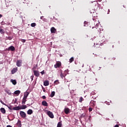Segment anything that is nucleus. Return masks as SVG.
Segmentation results:
<instances>
[{
    "mask_svg": "<svg viewBox=\"0 0 127 127\" xmlns=\"http://www.w3.org/2000/svg\"><path fill=\"white\" fill-rule=\"evenodd\" d=\"M47 115H48V116L51 118V119H54V116L52 113V112H51L50 111H48V112H47Z\"/></svg>",
    "mask_w": 127,
    "mask_h": 127,
    "instance_id": "obj_1",
    "label": "nucleus"
},
{
    "mask_svg": "<svg viewBox=\"0 0 127 127\" xmlns=\"http://www.w3.org/2000/svg\"><path fill=\"white\" fill-rule=\"evenodd\" d=\"M20 116L23 119H25L26 118V114H25V112H23L22 111H20Z\"/></svg>",
    "mask_w": 127,
    "mask_h": 127,
    "instance_id": "obj_2",
    "label": "nucleus"
},
{
    "mask_svg": "<svg viewBox=\"0 0 127 127\" xmlns=\"http://www.w3.org/2000/svg\"><path fill=\"white\" fill-rule=\"evenodd\" d=\"M62 66V63L61 62H57L56 64H55L54 67L55 68H59Z\"/></svg>",
    "mask_w": 127,
    "mask_h": 127,
    "instance_id": "obj_3",
    "label": "nucleus"
},
{
    "mask_svg": "<svg viewBox=\"0 0 127 127\" xmlns=\"http://www.w3.org/2000/svg\"><path fill=\"white\" fill-rule=\"evenodd\" d=\"M33 72H34V75H35L36 77H39L40 75L39 71H38L37 70H34Z\"/></svg>",
    "mask_w": 127,
    "mask_h": 127,
    "instance_id": "obj_4",
    "label": "nucleus"
},
{
    "mask_svg": "<svg viewBox=\"0 0 127 127\" xmlns=\"http://www.w3.org/2000/svg\"><path fill=\"white\" fill-rule=\"evenodd\" d=\"M7 51H14L15 50V48L14 47L11 46L7 49Z\"/></svg>",
    "mask_w": 127,
    "mask_h": 127,
    "instance_id": "obj_5",
    "label": "nucleus"
},
{
    "mask_svg": "<svg viewBox=\"0 0 127 127\" xmlns=\"http://www.w3.org/2000/svg\"><path fill=\"white\" fill-rule=\"evenodd\" d=\"M64 112L66 115H68L69 113L70 110L69 108H65L64 109Z\"/></svg>",
    "mask_w": 127,
    "mask_h": 127,
    "instance_id": "obj_6",
    "label": "nucleus"
},
{
    "mask_svg": "<svg viewBox=\"0 0 127 127\" xmlns=\"http://www.w3.org/2000/svg\"><path fill=\"white\" fill-rule=\"evenodd\" d=\"M22 60L17 61V66H18V67H20V66L22 65Z\"/></svg>",
    "mask_w": 127,
    "mask_h": 127,
    "instance_id": "obj_7",
    "label": "nucleus"
},
{
    "mask_svg": "<svg viewBox=\"0 0 127 127\" xmlns=\"http://www.w3.org/2000/svg\"><path fill=\"white\" fill-rule=\"evenodd\" d=\"M56 29H55V28H54V27H52L51 28V32H52V33H55V32H56Z\"/></svg>",
    "mask_w": 127,
    "mask_h": 127,
    "instance_id": "obj_8",
    "label": "nucleus"
},
{
    "mask_svg": "<svg viewBox=\"0 0 127 127\" xmlns=\"http://www.w3.org/2000/svg\"><path fill=\"white\" fill-rule=\"evenodd\" d=\"M26 102V99L25 97V94L24 93L23 98L22 99V104H25Z\"/></svg>",
    "mask_w": 127,
    "mask_h": 127,
    "instance_id": "obj_9",
    "label": "nucleus"
},
{
    "mask_svg": "<svg viewBox=\"0 0 127 127\" xmlns=\"http://www.w3.org/2000/svg\"><path fill=\"white\" fill-rule=\"evenodd\" d=\"M42 105H43V106H45V107H48V103H47V101H42Z\"/></svg>",
    "mask_w": 127,
    "mask_h": 127,
    "instance_id": "obj_10",
    "label": "nucleus"
},
{
    "mask_svg": "<svg viewBox=\"0 0 127 127\" xmlns=\"http://www.w3.org/2000/svg\"><path fill=\"white\" fill-rule=\"evenodd\" d=\"M17 126L18 127H21L22 124H21V121L20 120H18V122L17 123Z\"/></svg>",
    "mask_w": 127,
    "mask_h": 127,
    "instance_id": "obj_11",
    "label": "nucleus"
},
{
    "mask_svg": "<svg viewBox=\"0 0 127 127\" xmlns=\"http://www.w3.org/2000/svg\"><path fill=\"white\" fill-rule=\"evenodd\" d=\"M8 108L9 110H13L14 111H16V107H12L11 106H9L8 107Z\"/></svg>",
    "mask_w": 127,
    "mask_h": 127,
    "instance_id": "obj_12",
    "label": "nucleus"
},
{
    "mask_svg": "<svg viewBox=\"0 0 127 127\" xmlns=\"http://www.w3.org/2000/svg\"><path fill=\"white\" fill-rule=\"evenodd\" d=\"M0 111L3 114H5V109L4 108H1Z\"/></svg>",
    "mask_w": 127,
    "mask_h": 127,
    "instance_id": "obj_13",
    "label": "nucleus"
},
{
    "mask_svg": "<svg viewBox=\"0 0 127 127\" xmlns=\"http://www.w3.org/2000/svg\"><path fill=\"white\" fill-rule=\"evenodd\" d=\"M50 84V82L49 81H45V82H44V85H45V86H47V85H49Z\"/></svg>",
    "mask_w": 127,
    "mask_h": 127,
    "instance_id": "obj_14",
    "label": "nucleus"
},
{
    "mask_svg": "<svg viewBox=\"0 0 127 127\" xmlns=\"http://www.w3.org/2000/svg\"><path fill=\"white\" fill-rule=\"evenodd\" d=\"M33 112L32 110L29 109L27 111V114L28 115H32L33 114Z\"/></svg>",
    "mask_w": 127,
    "mask_h": 127,
    "instance_id": "obj_15",
    "label": "nucleus"
},
{
    "mask_svg": "<svg viewBox=\"0 0 127 127\" xmlns=\"http://www.w3.org/2000/svg\"><path fill=\"white\" fill-rule=\"evenodd\" d=\"M29 94V92H28V91H26V92H25V97L26 101H27V98Z\"/></svg>",
    "mask_w": 127,
    "mask_h": 127,
    "instance_id": "obj_16",
    "label": "nucleus"
},
{
    "mask_svg": "<svg viewBox=\"0 0 127 127\" xmlns=\"http://www.w3.org/2000/svg\"><path fill=\"white\" fill-rule=\"evenodd\" d=\"M10 82L12 83L13 85H16V80L11 79Z\"/></svg>",
    "mask_w": 127,
    "mask_h": 127,
    "instance_id": "obj_17",
    "label": "nucleus"
},
{
    "mask_svg": "<svg viewBox=\"0 0 127 127\" xmlns=\"http://www.w3.org/2000/svg\"><path fill=\"white\" fill-rule=\"evenodd\" d=\"M11 74H14L16 72V68H14L11 71Z\"/></svg>",
    "mask_w": 127,
    "mask_h": 127,
    "instance_id": "obj_18",
    "label": "nucleus"
},
{
    "mask_svg": "<svg viewBox=\"0 0 127 127\" xmlns=\"http://www.w3.org/2000/svg\"><path fill=\"white\" fill-rule=\"evenodd\" d=\"M26 108H27L26 105H25L24 104H23V105H22L21 106V109L23 110L24 109H26Z\"/></svg>",
    "mask_w": 127,
    "mask_h": 127,
    "instance_id": "obj_19",
    "label": "nucleus"
},
{
    "mask_svg": "<svg viewBox=\"0 0 127 127\" xmlns=\"http://www.w3.org/2000/svg\"><path fill=\"white\" fill-rule=\"evenodd\" d=\"M57 127H62V122L60 121L59 122H58L57 125Z\"/></svg>",
    "mask_w": 127,
    "mask_h": 127,
    "instance_id": "obj_20",
    "label": "nucleus"
},
{
    "mask_svg": "<svg viewBox=\"0 0 127 127\" xmlns=\"http://www.w3.org/2000/svg\"><path fill=\"white\" fill-rule=\"evenodd\" d=\"M55 91H52L50 97H54V96H55Z\"/></svg>",
    "mask_w": 127,
    "mask_h": 127,
    "instance_id": "obj_21",
    "label": "nucleus"
},
{
    "mask_svg": "<svg viewBox=\"0 0 127 127\" xmlns=\"http://www.w3.org/2000/svg\"><path fill=\"white\" fill-rule=\"evenodd\" d=\"M61 78H62V79H63L64 78V77H65V75H64V74H63L62 71H61Z\"/></svg>",
    "mask_w": 127,
    "mask_h": 127,
    "instance_id": "obj_22",
    "label": "nucleus"
},
{
    "mask_svg": "<svg viewBox=\"0 0 127 127\" xmlns=\"http://www.w3.org/2000/svg\"><path fill=\"white\" fill-rule=\"evenodd\" d=\"M0 33H1V34H4V30H3L2 29H0Z\"/></svg>",
    "mask_w": 127,
    "mask_h": 127,
    "instance_id": "obj_23",
    "label": "nucleus"
},
{
    "mask_svg": "<svg viewBox=\"0 0 127 127\" xmlns=\"http://www.w3.org/2000/svg\"><path fill=\"white\" fill-rule=\"evenodd\" d=\"M54 84H55V85H59V84H60L59 80H56V81H55Z\"/></svg>",
    "mask_w": 127,
    "mask_h": 127,
    "instance_id": "obj_24",
    "label": "nucleus"
},
{
    "mask_svg": "<svg viewBox=\"0 0 127 127\" xmlns=\"http://www.w3.org/2000/svg\"><path fill=\"white\" fill-rule=\"evenodd\" d=\"M72 62H74V58L72 57L70 59H69V63H72Z\"/></svg>",
    "mask_w": 127,
    "mask_h": 127,
    "instance_id": "obj_25",
    "label": "nucleus"
},
{
    "mask_svg": "<svg viewBox=\"0 0 127 127\" xmlns=\"http://www.w3.org/2000/svg\"><path fill=\"white\" fill-rule=\"evenodd\" d=\"M31 27H35V26H36V23H32L31 24Z\"/></svg>",
    "mask_w": 127,
    "mask_h": 127,
    "instance_id": "obj_26",
    "label": "nucleus"
},
{
    "mask_svg": "<svg viewBox=\"0 0 127 127\" xmlns=\"http://www.w3.org/2000/svg\"><path fill=\"white\" fill-rule=\"evenodd\" d=\"M83 97H81L79 100V102H80V103H81V102H82V101H83Z\"/></svg>",
    "mask_w": 127,
    "mask_h": 127,
    "instance_id": "obj_27",
    "label": "nucleus"
},
{
    "mask_svg": "<svg viewBox=\"0 0 127 127\" xmlns=\"http://www.w3.org/2000/svg\"><path fill=\"white\" fill-rule=\"evenodd\" d=\"M20 92H21L20 90H17L16 91L17 96V95H19V94H20Z\"/></svg>",
    "mask_w": 127,
    "mask_h": 127,
    "instance_id": "obj_28",
    "label": "nucleus"
},
{
    "mask_svg": "<svg viewBox=\"0 0 127 127\" xmlns=\"http://www.w3.org/2000/svg\"><path fill=\"white\" fill-rule=\"evenodd\" d=\"M21 109H22L21 106V107L17 106V111H18L19 110H21Z\"/></svg>",
    "mask_w": 127,
    "mask_h": 127,
    "instance_id": "obj_29",
    "label": "nucleus"
},
{
    "mask_svg": "<svg viewBox=\"0 0 127 127\" xmlns=\"http://www.w3.org/2000/svg\"><path fill=\"white\" fill-rule=\"evenodd\" d=\"M40 73L42 75H44V74H45V70H43V71H41Z\"/></svg>",
    "mask_w": 127,
    "mask_h": 127,
    "instance_id": "obj_30",
    "label": "nucleus"
},
{
    "mask_svg": "<svg viewBox=\"0 0 127 127\" xmlns=\"http://www.w3.org/2000/svg\"><path fill=\"white\" fill-rule=\"evenodd\" d=\"M42 89H43V91H44V92H45L46 89H45V87H44V86H43V85H42Z\"/></svg>",
    "mask_w": 127,
    "mask_h": 127,
    "instance_id": "obj_31",
    "label": "nucleus"
},
{
    "mask_svg": "<svg viewBox=\"0 0 127 127\" xmlns=\"http://www.w3.org/2000/svg\"><path fill=\"white\" fill-rule=\"evenodd\" d=\"M34 76L33 75L31 76L30 78H31L32 81H33V80L34 79Z\"/></svg>",
    "mask_w": 127,
    "mask_h": 127,
    "instance_id": "obj_32",
    "label": "nucleus"
},
{
    "mask_svg": "<svg viewBox=\"0 0 127 127\" xmlns=\"http://www.w3.org/2000/svg\"><path fill=\"white\" fill-rule=\"evenodd\" d=\"M92 110H93L92 108H89V112H92Z\"/></svg>",
    "mask_w": 127,
    "mask_h": 127,
    "instance_id": "obj_33",
    "label": "nucleus"
},
{
    "mask_svg": "<svg viewBox=\"0 0 127 127\" xmlns=\"http://www.w3.org/2000/svg\"><path fill=\"white\" fill-rule=\"evenodd\" d=\"M21 41H22V42H23V43H25V41H26V40H25V39H21Z\"/></svg>",
    "mask_w": 127,
    "mask_h": 127,
    "instance_id": "obj_34",
    "label": "nucleus"
},
{
    "mask_svg": "<svg viewBox=\"0 0 127 127\" xmlns=\"http://www.w3.org/2000/svg\"><path fill=\"white\" fill-rule=\"evenodd\" d=\"M42 98H43V99H46V97L45 95L43 96Z\"/></svg>",
    "mask_w": 127,
    "mask_h": 127,
    "instance_id": "obj_35",
    "label": "nucleus"
},
{
    "mask_svg": "<svg viewBox=\"0 0 127 127\" xmlns=\"http://www.w3.org/2000/svg\"><path fill=\"white\" fill-rule=\"evenodd\" d=\"M8 39H9V40H11V39H12V38H11V37H8Z\"/></svg>",
    "mask_w": 127,
    "mask_h": 127,
    "instance_id": "obj_36",
    "label": "nucleus"
},
{
    "mask_svg": "<svg viewBox=\"0 0 127 127\" xmlns=\"http://www.w3.org/2000/svg\"><path fill=\"white\" fill-rule=\"evenodd\" d=\"M98 25H97V24H96V26H95V28L96 29H98Z\"/></svg>",
    "mask_w": 127,
    "mask_h": 127,
    "instance_id": "obj_37",
    "label": "nucleus"
},
{
    "mask_svg": "<svg viewBox=\"0 0 127 127\" xmlns=\"http://www.w3.org/2000/svg\"><path fill=\"white\" fill-rule=\"evenodd\" d=\"M7 93H8V94H9V95H10V91H8L7 92Z\"/></svg>",
    "mask_w": 127,
    "mask_h": 127,
    "instance_id": "obj_38",
    "label": "nucleus"
},
{
    "mask_svg": "<svg viewBox=\"0 0 127 127\" xmlns=\"http://www.w3.org/2000/svg\"><path fill=\"white\" fill-rule=\"evenodd\" d=\"M84 117H85V116L83 114L81 115V118H84Z\"/></svg>",
    "mask_w": 127,
    "mask_h": 127,
    "instance_id": "obj_39",
    "label": "nucleus"
},
{
    "mask_svg": "<svg viewBox=\"0 0 127 127\" xmlns=\"http://www.w3.org/2000/svg\"><path fill=\"white\" fill-rule=\"evenodd\" d=\"M0 103H1L2 104V105H5L4 103H3V102H2V101H0Z\"/></svg>",
    "mask_w": 127,
    "mask_h": 127,
    "instance_id": "obj_40",
    "label": "nucleus"
},
{
    "mask_svg": "<svg viewBox=\"0 0 127 127\" xmlns=\"http://www.w3.org/2000/svg\"><path fill=\"white\" fill-rule=\"evenodd\" d=\"M96 102L93 101V106H95V103Z\"/></svg>",
    "mask_w": 127,
    "mask_h": 127,
    "instance_id": "obj_41",
    "label": "nucleus"
},
{
    "mask_svg": "<svg viewBox=\"0 0 127 127\" xmlns=\"http://www.w3.org/2000/svg\"><path fill=\"white\" fill-rule=\"evenodd\" d=\"M6 127H11V126H10V125H8L6 126Z\"/></svg>",
    "mask_w": 127,
    "mask_h": 127,
    "instance_id": "obj_42",
    "label": "nucleus"
},
{
    "mask_svg": "<svg viewBox=\"0 0 127 127\" xmlns=\"http://www.w3.org/2000/svg\"><path fill=\"white\" fill-rule=\"evenodd\" d=\"M1 17H2V15L0 14V18H1Z\"/></svg>",
    "mask_w": 127,
    "mask_h": 127,
    "instance_id": "obj_43",
    "label": "nucleus"
},
{
    "mask_svg": "<svg viewBox=\"0 0 127 127\" xmlns=\"http://www.w3.org/2000/svg\"><path fill=\"white\" fill-rule=\"evenodd\" d=\"M115 127H119V125H117L115 126Z\"/></svg>",
    "mask_w": 127,
    "mask_h": 127,
    "instance_id": "obj_44",
    "label": "nucleus"
},
{
    "mask_svg": "<svg viewBox=\"0 0 127 127\" xmlns=\"http://www.w3.org/2000/svg\"><path fill=\"white\" fill-rule=\"evenodd\" d=\"M43 17H44V16H41L40 19H43Z\"/></svg>",
    "mask_w": 127,
    "mask_h": 127,
    "instance_id": "obj_45",
    "label": "nucleus"
},
{
    "mask_svg": "<svg viewBox=\"0 0 127 127\" xmlns=\"http://www.w3.org/2000/svg\"><path fill=\"white\" fill-rule=\"evenodd\" d=\"M14 95H16V91H14Z\"/></svg>",
    "mask_w": 127,
    "mask_h": 127,
    "instance_id": "obj_46",
    "label": "nucleus"
},
{
    "mask_svg": "<svg viewBox=\"0 0 127 127\" xmlns=\"http://www.w3.org/2000/svg\"><path fill=\"white\" fill-rule=\"evenodd\" d=\"M91 116L89 117V119L90 120Z\"/></svg>",
    "mask_w": 127,
    "mask_h": 127,
    "instance_id": "obj_47",
    "label": "nucleus"
},
{
    "mask_svg": "<svg viewBox=\"0 0 127 127\" xmlns=\"http://www.w3.org/2000/svg\"><path fill=\"white\" fill-rule=\"evenodd\" d=\"M16 102V99H15V103Z\"/></svg>",
    "mask_w": 127,
    "mask_h": 127,
    "instance_id": "obj_48",
    "label": "nucleus"
},
{
    "mask_svg": "<svg viewBox=\"0 0 127 127\" xmlns=\"http://www.w3.org/2000/svg\"><path fill=\"white\" fill-rule=\"evenodd\" d=\"M45 20H46V19H45V18L43 19V20H44V21H45Z\"/></svg>",
    "mask_w": 127,
    "mask_h": 127,
    "instance_id": "obj_49",
    "label": "nucleus"
},
{
    "mask_svg": "<svg viewBox=\"0 0 127 127\" xmlns=\"http://www.w3.org/2000/svg\"><path fill=\"white\" fill-rule=\"evenodd\" d=\"M108 12H110V9H108Z\"/></svg>",
    "mask_w": 127,
    "mask_h": 127,
    "instance_id": "obj_50",
    "label": "nucleus"
},
{
    "mask_svg": "<svg viewBox=\"0 0 127 127\" xmlns=\"http://www.w3.org/2000/svg\"><path fill=\"white\" fill-rule=\"evenodd\" d=\"M101 0H99V1H101Z\"/></svg>",
    "mask_w": 127,
    "mask_h": 127,
    "instance_id": "obj_51",
    "label": "nucleus"
},
{
    "mask_svg": "<svg viewBox=\"0 0 127 127\" xmlns=\"http://www.w3.org/2000/svg\"><path fill=\"white\" fill-rule=\"evenodd\" d=\"M94 45H96V43H94Z\"/></svg>",
    "mask_w": 127,
    "mask_h": 127,
    "instance_id": "obj_52",
    "label": "nucleus"
},
{
    "mask_svg": "<svg viewBox=\"0 0 127 127\" xmlns=\"http://www.w3.org/2000/svg\"><path fill=\"white\" fill-rule=\"evenodd\" d=\"M96 45H98L97 43H96Z\"/></svg>",
    "mask_w": 127,
    "mask_h": 127,
    "instance_id": "obj_53",
    "label": "nucleus"
}]
</instances>
